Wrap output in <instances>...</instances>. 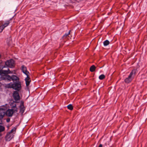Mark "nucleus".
Returning a JSON list of instances; mask_svg holds the SVG:
<instances>
[{
	"label": "nucleus",
	"instance_id": "f257e3e1",
	"mask_svg": "<svg viewBox=\"0 0 147 147\" xmlns=\"http://www.w3.org/2000/svg\"><path fill=\"white\" fill-rule=\"evenodd\" d=\"M18 91H14L12 94L13 98L15 100H10V105L11 106V109H10V117L13 115L14 113L18 112V108L16 107L17 103L18 102V101L20 100V97Z\"/></svg>",
	"mask_w": 147,
	"mask_h": 147
},
{
	"label": "nucleus",
	"instance_id": "f03ea898",
	"mask_svg": "<svg viewBox=\"0 0 147 147\" xmlns=\"http://www.w3.org/2000/svg\"><path fill=\"white\" fill-rule=\"evenodd\" d=\"M137 71V69H133L130 73L128 77L125 79L124 82H125L127 84L130 83L134 78V77L136 75Z\"/></svg>",
	"mask_w": 147,
	"mask_h": 147
},
{
	"label": "nucleus",
	"instance_id": "7ed1b4c3",
	"mask_svg": "<svg viewBox=\"0 0 147 147\" xmlns=\"http://www.w3.org/2000/svg\"><path fill=\"white\" fill-rule=\"evenodd\" d=\"M10 88H12L15 91H20L22 88L21 83L20 81L12 83H10Z\"/></svg>",
	"mask_w": 147,
	"mask_h": 147
},
{
	"label": "nucleus",
	"instance_id": "20e7f679",
	"mask_svg": "<svg viewBox=\"0 0 147 147\" xmlns=\"http://www.w3.org/2000/svg\"><path fill=\"white\" fill-rule=\"evenodd\" d=\"M0 108V118H3L5 116L9 117V109L3 107Z\"/></svg>",
	"mask_w": 147,
	"mask_h": 147
},
{
	"label": "nucleus",
	"instance_id": "39448f33",
	"mask_svg": "<svg viewBox=\"0 0 147 147\" xmlns=\"http://www.w3.org/2000/svg\"><path fill=\"white\" fill-rule=\"evenodd\" d=\"M9 80L10 81H12V82H10L12 83L20 81V79L19 77L16 75H12L11 76L10 75Z\"/></svg>",
	"mask_w": 147,
	"mask_h": 147
},
{
	"label": "nucleus",
	"instance_id": "423d86ee",
	"mask_svg": "<svg viewBox=\"0 0 147 147\" xmlns=\"http://www.w3.org/2000/svg\"><path fill=\"white\" fill-rule=\"evenodd\" d=\"M18 125H18L13 127L10 131V140L14 137Z\"/></svg>",
	"mask_w": 147,
	"mask_h": 147
},
{
	"label": "nucleus",
	"instance_id": "0eeeda50",
	"mask_svg": "<svg viewBox=\"0 0 147 147\" xmlns=\"http://www.w3.org/2000/svg\"><path fill=\"white\" fill-rule=\"evenodd\" d=\"M15 65V61L12 59H10V68H13Z\"/></svg>",
	"mask_w": 147,
	"mask_h": 147
},
{
	"label": "nucleus",
	"instance_id": "6e6552de",
	"mask_svg": "<svg viewBox=\"0 0 147 147\" xmlns=\"http://www.w3.org/2000/svg\"><path fill=\"white\" fill-rule=\"evenodd\" d=\"M21 69L22 72L25 74H29V72L27 70L26 67L24 65H23L22 66Z\"/></svg>",
	"mask_w": 147,
	"mask_h": 147
},
{
	"label": "nucleus",
	"instance_id": "1a4fd4ad",
	"mask_svg": "<svg viewBox=\"0 0 147 147\" xmlns=\"http://www.w3.org/2000/svg\"><path fill=\"white\" fill-rule=\"evenodd\" d=\"M71 30H69L67 33H66L62 37V39L63 40L65 39L67 36L70 34Z\"/></svg>",
	"mask_w": 147,
	"mask_h": 147
},
{
	"label": "nucleus",
	"instance_id": "9d476101",
	"mask_svg": "<svg viewBox=\"0 0 147 147\" xmlns=\"http://www.w3.org/2000/svg\"><path fill=\"white\" fill-rule=\"evenodd\" d=\"M96 69V67L95 66L93 65L90 67V71L92 72H93Z\"/></svg>",
	"mask_w": 147,
	"mask_h": 147
},
{
	"label": "nucleus",
	"instance_id": "9b49d317",
	"mask_svg": "<svg viewBox=\"0 0 147 147\" xmlns=\"http://www.w3.org/2000/svg\"><path fill=\"white\" fill-rule=\"evenodd\" d=\"M9 24V21H7L5 22L4 24L1 26H3V27L4 29V28L8 26Z\"/></svg>",
	"mask_w": 147,
	"mask_h": 147
},
{
	"label": "nucleus",
	"instance_id": "f8f14e48",
	"mask_svg": "<svg viewBox=\"0 0 147 147\" xmlns=\"http://www.w3.org/2000/svg\"><path fill=\"white\" fill-rule=\"evenodd\" d=\"M24 107H22L20 108V113L22 115H23V113L24 112L25 109L24 108Z\"/></svg>",
	"mask_w": 147,
	"mask_h": 147
},
{
	"label": "nucleus",
	"instance_id": "ddd939ff",
	"mask_svg": "<svg viewBox=\"0 0 147 147\" xmlns=\"http://www.w3.org/2000/svg\"><path fill=\"white\" fill-rule=\"evenodd\" d=\"M110 43L109 41L108 40H106L103 42V44L105 46H107L109 45Z\"/></svg>",
	"mask_w": 147,
	"mask_h": 147
},
{
	"label": "nucleus",
	"instance_id": "4468645a",
	"mask_svg": "<svg viewBox=\"0 0 147 147\" xmlns=\"http://www.w3.org/2000/svg\"><path fill=\"white\" fill-rule=\"evenodd\" d=\"M67 108L68 109L72 110L73 109V107L72 105L71 104H69L67 106Z\"/></svg>",
	"mask_w": 147,
	"mask_h": 147
},
{
	"label": "nucleus",
	"instance_id": "2eb2a0df",
	"mask_svg": "<svg viewBox=\"0 0 147 147\" xmlns=\"http://www.w3.org/2000/svg\"><path fill=\"white\" fill-rule=\"evenodd\" d=\"M105 76L104 74H102L100 75L99 77V78L100 80H102L105 78Z\"/></svg>",
	"mask_w": 147,
	"mask_h": 147
},
{
	"label": "nucleus",
	"instance_id": "dca6fc26",
	"mask_svg": "<svg viewBox=\"0 0 147 147\" xmlns=\"http://www.w3.org/2000/svg\"><path fill=\"white\" fill-rule=\"evenodd\" d=\"M29 73L27 74H26L27 76V77L25 79V80H30V78L29 77Z\"/></svg>",
	"mask_w": 147,
	"mask_h": 147
},
{
	"label": "nucleus",
	"instance_id": "f3484780",
	"mask_svg": "<svg viewBox=\"0 0 147 147\" xmlns=\"http://www.w3.org/2000/svg\"><path fill=\"white\" fill-rule=\"evenodd\" d=\"M26 82V86H28L30 84V82H31V80H26L25 81Z\"/></svg>",
	"mask_w": 147,
	"mask_h": 147
},
{
	"label": "nucleus",
	"instance_id": "a211bd4d",
	"mask_svg": "<svg viewBox=\"0 0 147 147\" xmlns=\"http://www.w3.org/2000/svg\"><path fill=\"white\" fill-rule=\"evenodd\" d=\"M24 107V102L23 100H21L20 107Z\"/></svg>",
	"mask_w": 147,
	"mask_h": 147
},
{
	"label": "nucleus",
	"instance_id": "6ab92c4d",
	"mask_svg": "<svg viewBox=\"0 0 147 147\" xmlns=\"http://www.w3.org/2000/svg\"><path fill=\"white\" fill-rule=\"evenodd\" d=\"M5 130V128L4 127L2 126H0V132L3 131Z\"/></svg>",
	"mask_w": 147,
	"mask_h": 147
},
{
	"label": "nucleus",
	"instance_id": "aec40b11",
	"mask_svg": "<svg viewBox=\"0 0 147 147\" xmlns=\"http://www.w3.org/2000/svg\"><path fill=\"white\" fill-rule=\"evenodd\" d=\"M6 65H7V67H9V60H8L5 63Z\"/></svg>",
	"mask_w": 147,
	"mask_h": 147
},
{
	"label": "nucleus",
	"instance_id": "412c9836",
	"mask_svg": "<svg viewBox=\"0 0 147 147\" xmlns=\"http://www.w3.org/2000/svg\"><path fill=\"white\" fill-rule=\"evenodd\" d=\"M9 73L10 74H16V71L14 70L13 71H11L10 70Z\"/></svg>",
	"mask_w": 147,
	"mask_h": 147
},
{
	"label": "nucleus",
	"instance_id": "4be33fe9",
	"mask_svg": "<svg viewBox=\"0 0 147 147\" xmlns=\"http://www.w3.org/2000/svg\"><path fill=\"white\" fill-rule=\"evenodd\" d=\"M5 88H9V84H7L5 85Z\"/></svg>",
	"mask_w": 147,
	"mask_h": 147
},
{
	"label": "nucleus",
	"instance_id": "5701e85b",
	"mask_svg": "<svg viewBox=\"0 0 147 147\" xmlns=\"http://www.w3.org/2000/svg\"><path fill=\"white\" fill-rule=\"evenodd\" d=\"M4 28L1 26H0V32H1L3 30Z\"/></svg>",
	"mask_w": 147,
	"mask_h": 147
},
{
	"label": "nucleus",
	"instance_id": "b1692460",
	"mask_svg": "<svg viewBox=\"0 0 147 147\" xmlns=\"http://www.w3.org/2000/svg\"><path fill=\"white\" fill-rule=\"evenodd\" d=\"M3 118H0V124H1L2 123V119Z\"/></svg>",
	"mask_w": 147,
	"mask_h": 147
},
{
	"label": "nucleus",
	"instance_id": "393cba45",
	"mask_svg": "<svg viewBox=\"0 0 147 147\" xmlns=\"http://www.w3.org/2000/svg\"><path fill=\"white\" fill-rule=\"evenodd\" d=\"M7 122H9V118H8L7 119Z\"/></svg>",
	"mask_w": 147,
	"mask_h": 147
},
{
	"label": "nucleus",
	"instance_id": "a878e982",
	"mask_svg": "<svg viewBox=\"0 0 147 147\" xmlns=\"http://www.w3.org/2000/svg\"><path fill=\"white\" fill-rule=\"evenodd\" d=\"M98 147H102V145L100 144L99 146Z\"/></svg>",
	"mask_w": 147,
	"mask_h": 147
},
{
	"label": "nucleus",
	"instance_id": "bb28decb",
	"mask_svg": "<svg viewBox=\"0 0 147 147\" xmlns=\"http://www.w3.org/2000/svg\"><path fill=\"white\" fill-rule=\"evenodd\" d=\"M7 43L8 45L9 42V41H8V40H7Z\"/></svg>",
	"mask_w": 147,
	"mask_h": 147
},
{
	"label": "nucleus",
	"instance_id": "cd10ccee",
	"mask_svg": "<svg viewBox=\"0 0 147 147\" xmlns=\"http://www.w3.org/2000/svg\"><path fill=\"white\" fill-rule=\"evenodd\" d=\"M9 135V132H7V136H8V135Z\"/></svg>",
	"mask_w": 147,
	"mask_h": 147
}]
</instances>
